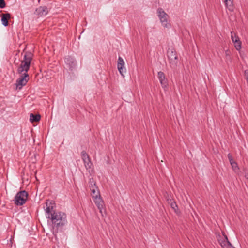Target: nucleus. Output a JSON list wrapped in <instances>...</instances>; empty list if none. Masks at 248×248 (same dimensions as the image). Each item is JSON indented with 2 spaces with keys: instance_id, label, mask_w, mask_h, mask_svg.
I'll return each instance as SVG.
<instances>
[{
  "instance_id": "f8f14e48",
  "label": "nucleus",
  "mask_w": 248,
  "mask_h": 248,
  "mask_svg": "<svg viewBox=\"0 0 248 248\" xmlns=\"http://www.w3.org/2000/svg\"><path fill=\"white\" fill-rule=\"evenodd\" d=\"M224 238L222 240L219 241L220 245L222 248H232V245L229 241L227 236L225 234H223Z\"/></svg>"
},
{
  "instance_id": "6e6552de",
  "label": "nucleus",
  "mask_w": 248,
  "mask_h": 248,
  "mask_svg": "<svg viewBox=\"0 0 248 248\" xmlns=\"http://www.w3.org/2000/svg\"><path fill=\"white\" fill-rule=\"evenodd\" d=\"M48 9L46 6H40L36 8L35 14L39 16H44L48 14Z\"/></svg>"
},
{
  "instance_id": "c85d7f7f",
  "label": "nucleus",
  "mask_w": 248,
  "mask_h": 248,
  "mask_svg": "<svg viewBox=\"0 0 248 248\" xmlns=\"http://www.w3.org/2000/svg\"><path fill=\"white\" fill-rule=\"evenodd\" d=\"M118 62H120V63H124V62L123 59H122V57H121L120 56L118 58Z\"/></svg>"
},
{
  "instance_id": "bb28decb",
  "label": "nucleus",
  "mask_w": 248,
  "mask_h": 248,
  "mask_svg": "<svg viewBox=\"0 0 248 248\" xmlns=\"http://www.w3.org/2000/svg\"><path fill=\"white\" fill-rule=\"evenodd\" d=\"M6 3L4 0H0V8H3L5 7Z\"/></svg>"
},
{
  "instance_id": "5701e85b",
  "label": "nucleus",
  "mask_w": 248,
  "mask_h": 248,
  "mask_svg": "<svg viewBox=\"0 0 248 248\" xmlns=\"http://www.w3.org/2000/svg\"><path fill=\"white\" fill-rule=\"evenodd\" d=\"M235 48L237 50H239L241 48V42L240 40H238L236 42H233Z\"/></svg>"
},
{
  "instance_id": "b1692460",
  "label": "nucleus",
  "mask_w": 248,
  "mask_h": 248,
  "mask_svg": "<svg viewBox=\"0 0 248 248\" xmlns=\"http://www.w3.org/2000/svg\"><path fill=\"white\" fill-rule=\"evenodd\" d=\"M231 52L229 50H227L225 51V55H226V59L227 61L231 60V57L230 55Z\"/></svg>"
},
{
  "instance_id": "20e7f679",
  "label": "nucleus",
  "mask_w": 248,
  "mask_h": 248,
  "mask_svg": "<svg viewBox=\"0 0 248 248\" xmlns=\"http://www.w3.org/2000/svg\"><path fill=\"white\" fill-rule=\"evenodd\" d=\"M157 13L162 25L166 28H170V25L168 22V17H169L168 14L162 8H158L157 10Z\"/></svg>"
},
{
  "instance_id": "412c9836",
  "label": "nucleus",
  "mask_w": 248,
  "mask_h": 248,
  "mask_svg": "<svg viewBox=\"0 0 248 248\" xmlns=\"http://www.w3.org/2000/svg\"><path fill=\"white\" fill-rule=\"evenodd\" d=\"M231 39L233 42L240 40L239 37L233 32H231Z\"/></svg>"
},
{
  "instance_id": "2eb2a0df",
  "label": "nucleus",
  "mask_w": 248,
  "mask_h": 248,
  "mask_svg": "<svg viewBox=\"0 0 248 248\" xmlns=\"http://www.w3.org/2000/svg\"><path fill=\"white\" fill-rule=\"evenodd\" d=\"M11 17V15L9 13L3 14L1 15V22L3 26H7L8 25V20Z\"/></svg>"
},
{
  "instance_id": "4be33fe9",
  "label": "nucleus",
  "mask_w": 248,
  "mask_h": 248,
  "mask_svg": "<svg viewBox=\"0 0 248 248\" xmlns=\"http://www.w3.org/2000/svg\"><path fill=\"white\" fill-rule=\"evenodd\" d=\"M89 183L90 188L92 187L95 188L97 187L96 183L93 178H90Z\"/></svg>"
},
{
  "instance_id": "9d476101",
  "label": "nucleus",
  "mask_w": 248,
  "mask_h": 248,
  "mask_svg": "<svg viewBox=\"0 0 248 248\" xmlns=\"http://www.w3.org/2000/svg\"><path fill=\"white\" fill-rule=\"evenodd\" d=\"M158 78L163 88L167 86V80L165 77L164 73L162 71L158 72Z\"/></svg>"
},
{
  "instance_id": "ddd939ff",
  "label": "nucleus",
  "mask_w": 248,
  "mask_h": 248,
  "mask_svg": "<svg viewBox=\"0 0 248 248\" xmlns=\"http://www.w3.org/2000/svg\"><path fill=\"white\" fill-rule=\"evenodd\" d=\"M32 54L30 52H27L25 53L24 56V59L21 62L27 64L30 66L32 58Z\"/></svg>"
},
{
  "instance_id": "393cba45",
  "label": "nucleus",
  "mask_w": 248,
  "mask_h": 248,
  "mask_svg": "<svg viewBox=\"0 0 248 248\" xmlns=\"http://www.w3.org/2000/svg\"><path fill=\"white\" fill-rule=\"evenodd\" d=\"M231 165L232 166V168L234 170H238L239 169L237 163L236 162L234 161V162H232V163L231 164Z\"/></svg>"
},
{
  "instance_id": "9b49d317",
  "label": "nucleus",
  "mask_w": 248,
  "mask_h": 248,
  "mask_svg": "<svg viewBox=\"0 0 248 248\" xmlns=\"http://www.w3.org/2000/svg\"><path fill=\"white\" fill-rule=\"evenodd\" d=\"M30 66L27 64L21 62L20 65L18 67L17 69V72L22 74L24 73H27L28 71L29 70Z\"/></svg>"
},
{
  "instance_id": "4468645a",
  "label": "nucleus",
  "mask_w": 248,
  "mask_h": 248,
  "mask_svg": "<svg viewBox=\"0 0 248 248\" xmlns=\"http://www.w3.org/2000/svg\"><path fill=\"white\" fill-rule=\"evenodd\" d=\"M167 201L168 203L170 204L171 208L174 210L175 213L179 214L180 213L178 207L176 204L175 202L173 201V200L171 199H167Z\"/></svg>"
},
{
  "instance_id": "f03ea898",
  "label": "nucleus",
  "mask_w": 248,
  "mask_h": 248,
  "mask_svg": "<svg viewBox=\"0 0 248 248\" xmlns=\"http://www.w3.org/2000/svg\"><path fill=\"white\" fill-rule=\"evenodd\" d=\"M167 56L170 67L172 68H176L178 63V58L175 50L173 48H169L167 51Z\"/></svg>"
},
{
  "instance_id": "1a4fd4ad",
  "label": "nucleus",
  "mask_w": 248,
  "mask_h": 248,
  "mask_svg": "<svg viewBox=\"0 0 248 248\" xmlns=\"http://www.w3.org/2000/svg\"><path fill=\"white\" fill-rule=\"evenodd\" d=\"M65 62L71 70H72L75 68L77 63L75 59L71 56H68L65 58Z\"/></svg>"
},
{
  "instance_id": "6ab92c4d",
  "label": "nucleus",
  "mask_w": 248,
  "mask_h": 248,
  "mask_svg": "<svg viewBox=\"0 0 248 248\" xmlns=\"http://www.w3.org/2000/svg\"><path fill=\"white\" fill-rule=\"evenodd\" d=\"M90 189L92 192V195L93 198L99 196V192L97 187H96L95 188L92 187Z\"/></svg>"
},
{
  "instance_id": "a878e982",
  "label": "nucleus",
  "mask_w": 248,
  "mask_h": 248,
  "mask_svg": "<svg viewBox=\"0 0 248 248\" xmlns=\"http://www.w3.org/2000/svg\"><path fill=\"white\" fill-rule=\"evenodd\" d=\"M98 209L99 210L100 213H101L102 216L103 217H105L106 215V212H105V210H104V207L101 208H98Z\"/></svg>"
},
{
  "instance_id": "a211bd4d",
  "label": "nucleus",
  "mask_w": 248,
  "mask_h": 248,
  "mask_svg": "<svg viewBox=\"0 0 248 248\" xmlns=\"http://www.w3.org/2000/svg\"><path fill=\"white\" fill-rule=\"evenodd\" d=\"M41 119L40 114L34 115L33 113L30 114V120L31 122H38Z\"/></svg>"
},
{
  "instance_id": "dca6fc26",
  "label": "nucleus",
  "mask_w": 248,
  "mask_h": 248,
  "mask_svg": "<svg viewBox=\"0 0 248 248\" xmlns=\"http://www.w3.org/2000/svg\"><path fill=\"white\" fill-rule=\"evenodd\" d=\"M94 202L97 206L98 208H101L104 207V202L100 197V196L96 197L94 199Z\"/></svg>"
},
{
  "instance_id": "7c9ffc66",
  "label": "nucleus",
  "mask_w": 248,
  "mask_h": 248,
  "mask_svg": "<svg viewBox=\"0 0 248 248\" xmlns=\"http://www.w3.org/2000/svg\"><path fill=\"white\" fill-rule=\"evenodd\" d=\"M232 248H236L233 247V246H232Z\"/></svg>"
},
{
  "instance_id": "0eeeda50",
  "label": "nucleus",
  "mask_w": 248,
  "mask_h": 248,
  "mask_svg": "<svg viewBox=\"0 0 248 248\" xmlns=\"http://www.w3.org/2000/svg\"><path fill=\"white\" fill-rule=\"evenodd\" d=\"M46 208L45 209L46 214V217L47 218L49 217L50 214H53V213H56L58 211H56L54 209L55 207V202L52 200H47L46 202Z\"/></svg>"
},
{
  "instance_id": "423d86ee",
  "label": "nucleus",
  "mask_w": 248,
  "mask_h": 248,
  "mask_svg": "<svg viewBox=\"0 0 248 248\" xmlns=\"http://www.w3.org/2000/svg\"><path fill=\"white\" fill-rule=\"evenodd\" d=\"M81 155L86 170L89 172H92L93 170V164L90 156L85 151H82Z\"/></svg>"
},
{
  "instance_id": "7ed1b4c3",
  "label": "nucleus",
  "mask_w": 248,
  "mask_h": 248,
  "mask_svg": "<svg viewBox=\"0 0 248 248\" xmlns=\"http://www.w3.org/2000/svg\"><path fill=\"white\" fill-rule=\"evenodd\" d=\"M28 194L25 190L20 191L17 193L15 197L14 203L16 205H22L25 203Z\"/></svg>"
},
{
  "instance_id": "f3484780",
  "label": "nucleus",
  "mask_w": 248,
  "mask_h": 248,
  "mask_svg": "<svg viewBox=\"0 0 248 248\" xmlns=\"http://www.w3.org/2000/svg\"><path fill=\"white\" fill-rule=\"evenodd\" d=\"M226 7L230 11L233 10V4L232 0H224Z\"/></svg>"
},
{
  "instance_id": "aec40b11",
  "label": "nucleus",
  "mask_w": 248,
  "mask_h": 248,
  "mask_svg": "<svg viewBox=\"0 0 248 248\" xmlns=\"http://www.w3.org/2000/svg\"><path fill=\"white\" fill-rule=\"evenodd\" d=\"M124 63H122L120 62H118L117 63V68L120 72V73L122 75H123V73L125 72V68L124 67Z\"/></svg>"
},
{
  "instance_id": "cd10ccee",
  "label": "nucleus",
  "mask_w": 248,
  "mask_h": 248,
  "mask_svg": "<svg viewBox=\"0 0 248 248\" xmlns=\"http://www.w3.org/2000/svg\"><path fill=\"white\" fill-rule=\"evenodd\" d=\"M228 159L229 160V162L230 163V164L232 163V162H234L233 160V158H232V157L231 155V154H228Z\"/></svg>"
},
{
  "instance_id": "c756f323",
  "label": "nucleus",
  "mask_w": 248,
  "mask_h": 248,
  "mask_svg": "<svg viewBox=\"0 0 248 248\" xmlns=\"http://www.w3.org/2000/svg\"><path fill=\"white\" fill-rule=\"evenodd\" d=\"M246 178L248 179V173L245 175Z\"/></svg>"
},
{
  "instance_id": "39448f33",
  "label": "nucleus",
  "mask_w": 248,
  "mask_h": 248,
  "mask_svg": "<svg viewBox=\"0 0 248 248\" xmlns=\"http://www.w3.org/2000/svg\"><path fill=\"white\" fill-rule=\"evenodd\" d=\"M29 79V74L23 73L21 74L20 77L16 80L15 85L16 90H21L22 87L26 85Z\"/></svg>"
},
{
  "instance_id": "f257e3e1",
  "label": "nucleus",
  "mask_w": 248,
  "mask_h": 248,
  "mask_svg": "<svg viewBox=\"0 0 248 248\" xmlns=\"http://www.w3.org/2000/svg\"><path fill=\"white\" fill-rule=\"evenodd\" d=\"M50 216L48 218L51 221L53 234L61 231L67 223V215L63 212H56Z\"/></svg>"
}]
</instances>
